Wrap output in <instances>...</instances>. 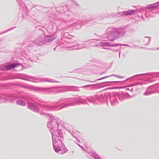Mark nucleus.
Wrapping results in <instances>:
<instances>
[{
    "mask_svg": "<svg viewBox=\"0 0 159 159\" xmlns=\"http://www.w3.org/2000/svg\"><path fill=\"white\" fill-rule=\"evenodd\" d=\"M17 65H15V64H10L6 66V68L7 69H13L15 67H16Z\"/></svg>",
    "mask_w": 159,
    "mask_h": 159,
    "instance_id": "1",
    "label": "nucleus"
},
{
    "mask_svg": "<svg viewBox=\"0 0 159 159\" xmlns=\"http://www.w3.org/2000/svg\"><path fill=\"white\" fill-rule=\"evenodd\" d=\"M107 77V76H105V77H102V78H100V79H99L98 80H102V79H105V78H106Z\"/></svg>",
    "mask_w": 159,
    "mask_h": 159,
    "instance_id": "2",
    "label": "nucleus"
},
{
    "mask_svg": "<svg viewBox=\"0 0 159 159\" xmlns=\"http://www.w3.org/2000/svg\"><path fill=\"white\" fill-rule=\"evenodd\" d=\"M126 14L129 15V13H127V14Z\"/></svg>",
    "mask_w": 159,
    "mask_h": 159,
    "instance_id": "3",
    "label": "nucleus"
}]
</instances>
